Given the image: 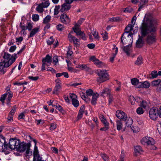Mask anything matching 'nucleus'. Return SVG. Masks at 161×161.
Segmentation results:
<instances>
[{
	"instance_id": "6",
	"label": "nucleus",
	"mask_w": 161,
	"mask_h": 161,
	"mask_svg": "<svg viewBox=\"0 0 161 161\" xmlns=\"http://www.w3.org/2000/svg\"><path fill=\"white\" fill-rule=\"evenodd\" d=\"M141 142L143 145L147 146L153 145L155 143L153 138L148 136L143 137L141 140Z\"/></svg>"
},
{
	"instance_id": "43",
	"label": "nucleus",
	"mask_w": 161,
	"mask_h": 161,
	"mask_svg": "<svg viewBox=\"0 0 161 161\" xmlns=\"http://www.w3.org/2000/svg\"><path fill=\"white\" fill-rule=\"evenodd\" d=\"M129 100L132 105H134L135 103L136 100L134 97L132 96L129 97Z\"/></svg>"
},
{
	"instance_id": "33",
	"label": "nucleus",
	"mask_w": 161,
	"mask_h": 161,
	"mask_svg": "<svg viewBox=\"0 0 161 161\" xmlns=\"http://www.w3.org/2000/svg\"><path fill=\"white\" fill-rule=\"evenodd\" d=\"M92 33L95 38L97 39H99V37L98 33L96 29H93L92 31Z\"/></svg>"
},
{
	"instance_id": "3",
	"label": "nucleus",
	"mask_w": 161,
	"mask_h": 161,
	"mask_svg": "<svg viewBox=\"0 0 161 161\" xmlns=\"http://www.w3.org/2000/svg\"><path fill=\"white\" fill-rule=\"evenodd\" d=\"M97 74L98 77L97 78L96 80L98 83L104 82L109 79L108 73L105 69L98 70Z\"/></svg>"
},
{
	"instance_id": "59",
	"label": "nucleus",
	"mask_w": 161,
	"mask_h": 161,
	"mask_svg": "<svg viewBox=\"0 0 161 161\" xmlns=\"http://www.w3.org/2000/svg\"><path fill=\"white\" fill-rule=\"evenodd\" d=\"M53 62L55 63V65H57V64L58 62V56H55L53 57Z\"/></svg>"
},
{
	"instance_id": "44",
	"label": "nucleus",
	"mask_w": 161,
	"mask_h": 161,
	"mask_svg": "<svg viewBox=\"0 0 161 161\" xmlns=\"http://www.w3.org/2000/svg\"><path fill=\"white\" fill-rule=\"evenodd\" d=\"M60 8V7L59 5H57L55 7L54 9V15H56L58 14L59 12V9Z\"/></svg>"
},
{
	"instance_id": "48",
	"label": "nucleus",
	"mask_w": 161,
	"mask_h": 161,
	"mask_svg": "<svg viewBox=\"0 0 161 161\" xmlns=\"http://www.w3.org/2000/svg\"><path fill=\"white\" fill-rule=\"evenodd\" d=\"M140 106L144 108H146L147 107H148V105L145 101H142L141 103Z\"/></svg>"
},
{
	"instance_id": "37",
	"label": "nucleus",
	"mask_w": 161,
	"mask_h": 161,
	"mask_svg": "<svg viewBox=\"0 0 161 161\" xmlns=\"http://www.w3.org/2000/svg\"><path fill=\"white\" fill-rule=\"evenodd\" d=\"M32 150L30 149V148L27 149L25 150V155L27 158H29L30 156L32 155Z\"/></svg>"
},
{
	"instance_id": "10",
	"label": "nucleus",
	"mask_w": 161,
	"mask_h": 161,
	"mask_svg": "<svg viewBox=\"0 0 161 161\" xmlns=\"http://www.w3.org/2000/svg\"><path fill=\"white\" fill-rule=\"evenodd\" d=\"M157 110L155 107L151 108L149 112V115L150 118L153 120H156L158 117Z\"/></svg>"
},
{
	"instance_id": "31",
	"label": "nucleus",
	"mask_w": 161,
	"mask_h": 161,
	"mask_svg": "<svg viewBox=\"0 0 161 161\" xmlns=\"http://www.w3.org/2000/svg\"><path fill=\"white\" fill-rule=\"evenodd\" d=\"M134 151L136 153H141L143 151L141 146H137L134 147Z\"/></svg>"
},
{
	"instance_id": "56",
	"label": "nucleus",
	"mask_w": 161,
	"mask_h": 161,
	"mask_svg": "<svg viewBox=\"0 0 161 161\" xmlns=\"http://www.w3.org/2000/svg\"><path fill=\"white\" fill-rule=\"evenodd\" d=\"M114 49H115V53H112V54L111 56L114 58L116 55H117V53L118 49V48L117 47L114 48Z\"/></svg>"
},
{
	"instance_id": "14",
	"label": "nucleus",
	"mask_w": 161,
	"mask_h": 161,
	"mask_svg": "<svg viewBox=\"0 0 161 161\" xmlns=\"http://www.w3.org/2000/svg\"><path fill=\"white\" fill-rule=\"evenodd\" d=\"M33 155L34 156L33 161H42V157L39 155L38 149L34 150Z\"/></svg>"
},
{
	"instance_id": "64",
	"label": "nucleus",
	"mask_w": 161,
	"mask_h": 161,
	"mask_svg": "<svg viewBox=\"0 0 161 161\" xmlns=\"http://www.w3.org/2000/svg\"><path fill=\"white\" fill-rule=\"evenodd\" d=\"M80 35L83 40H86V35L83 32H82L80 35Z\"/></svg>"
},
{
	"instance_id": "54",
	"label": "nucleus",
	"mask_w": 161,
	"mask_h": 161,
	"mask_svg": "<svg viewBox=\"0 0 161 161\" xmlns=\"http://www.w3.org/2000/svg\"><path fill=\"white\" fill-rule=\"evenodd\" d=\"M151 75L153 78H156L158 76L157 72V71H153L152 72Z\"/></svg>"
},
{
	"instance_id": "45",
	"label": "nucleus",
	"mask_w": 161,
	"mask_h": 161,
	"mask_svg": "<svg viewBox=\"0 0 161 161\" xmlns=\"http://www.w3.org/2000/svg\"><path fill=\"white\" fill-rule=\"evenodd\" d=\"M39 19V16L37 14H34L32 15V19L33 21H37Z\"/></svg>"
},
{
	"instance_id": "34",
	"label": "nucleus",
	"mask_w": 161,
	"mask_h": 161,
	"mask_svg": "<svg viewBox=\"0 0 161 161\" xmlns=\"http://www.w3.org/2000/svg\"><path fill=\"white\" fill-rule=\"evenodd\" d=\"M44 8L41 4H39L36 8V10L39 13H42Z\"/></svg>"
},
{
	"instance_id": "63",
	"label": "nucleus",
	"mask_w": 161,
	"mask_h": 161,
	"mask_svg": "<svg viewBox=\"0 0 161 161\" xmlns=\"http://www.w3.org/2000/svg\"><path fill=\"white\" fill-rule=\"evenodd\" d=\"M1 136L0 138V146L5 142V137L3 136Z\"/></svg>"
},
{
	"instance_id": "36",
	"label": "nucleus",
	"mask_w": 161,
	"mask_h": 161,
	"mask_svg": "<svg viewBox=\"0 0 161 161\" xmlns=\"http://www.w3.org/2000/svg\"><path fill=\"white\" fill-rule=\"evenodd\" d=\"M143 63V59L142 58L141 56L138 57L136 61L135 64L137 65H140Z\"/></svg>"
},
{
	"instance_id": "17",
	"label": "nucleus",
	"mask_w": 161,
	"mask_h": 161,
	"mask_svg": "<svg viewBox=\"0 0 161 161\" xmlns=\"http://www.w3.org/2000/svg\"><path fill=\"white\" fill-rule=\"evenodd\" d=\"M131 45H127L126 46L122 47V48L127 55H130L131 52Z\"/></svg>"
},
{
	"instance_id": "41",
	"label": "nucleus",
	"mask_w": 161,
	"mask_h": 161,
	"mask_svg": "<svg viewBox=\"0 0 161 161\" xmlns=\"http://www.w3.org/2000/svg\"><path fill=\"white\" fill-rule=\"evenodd\" d=\"M56 28L57 30L58 31H61L64 29L65 27L64 25L61 24H59L57 26Z\"/></svg>"
},
{
	"instance_id": "52",
	"label": "nucleus",
	"mask_w": 161,
	"mask_h": 161,
	"mask_svg": "<svg viewBox=\"0 0 161 161\" xmlns=\"http://www.w3.org/2000/svg\"><path fill=\"white\" fill-rule=\"evenodd\" d=\"M102 37L103 40H105L108 39V33L106 31H105L104 33H103L102 34Z\"/></svg>"
},
{
	"instance_id": "19",
	"label": "nucleus",
	"mask_w": 161,
	"mask_h": 161,
	"mask_svg": "<svg viewBox=\"0 0 161 161\" xmlns=\"http://www.w3.org/2000/svg\"><path fill=\"white\" fill-rule=\"evenodd\" d=\"M148 0H140V4L139 5V8L138 11H140L141 10L145 7V5L148 2Z\"/></svg>"
},
{
	"instance_id": "62",
	"label": "nucleus",
	"mask_w": 161,
	"mask_h": 161,
	"mask_svg": "<svg viewBox=\"0 0 161 161\" xmlns=\"http://www.w3.org/2000/svg\"><path fill=\"white\" fill-rule=\"evenodd\" d=\"M25 116V113H22L19 116L18 119H24V117Z\"/></svg>"
},
{
	"instance_id": "38",
	"label": "nucleus",
	"mask_w": 161,
	"mask_h": 161,
	"mask_svg": "<svg viewBox=\"0 0 161 161\" xmlns=\"http://www.w3.org/2000/svg\"><path fill=\"white\" fill-rule=\"evenodd\" d=\"M51 19V16L48 15L44 19L43 22L44 23H47L49 22Z\"/></svg>"
},
{
	"instance_id": "22",
	"label": "nucleus",
	"mask_w": 161,
	"mask_h": 161,
	"mask_svg": "<svg viewBox=\"0 0 161 161\" xmlns=\"http://www.w3.org/2000/svg\"><path fill=\"white\" fill-rule=\"evenodd\" d=\"M85 109V106L84 105H82L81 107L80 108V110H79L78 115L77 117L78 119H80L82 117L83 113L84 112Z\"/></svg>"
},
{
	"instance_id": "27",
	"label": "nucleus",
	"mask_w": 161,
	"mask_h": 161,
	"mask_svg": "<svg viewBox=\"0 0 161 161\" xmlns=\"http://www.w3.org/2000/svg\"><path fill=\"white\" fill-rule=\"evenodd\" d=\"M133 25L131 24H129L126 27L125 29V32L124 33H126V35L128 34V33L131 31L132 30H133Z\"/></svg>"
},
{
	"instance_id": "47",
	"label": "nucleus",
	"mask_w": 161,
	"mask_h": 161,
	"mask_svg": "<svg viewBox=\"0 0 161 161\" xmlns=\"http://www.w3.org/2000/svg\"><path fill=\"white\" fill-rule=\"evenodd\" d=\"M2 146V148L3 151H5L7 149L8 147V145L7 143L6 142L5 140V142L3 143L2 145H1Z\"/></svg>"
},
{
	"instance_id": "24",
	"label": "nucleus",
	"mask_w": 161,
	"mask_h": 161,
	"mask_svg": "<svg viewBox=\"0 0 161 161\" xmlns=\"http://www.w3.org/2000/svg\"><path fill=\"white\" fill-rule=\"evenodd\" d=\"M77 24H76L75 25V27L73 28V30L76 33L77 35H80L81 33L82 32L80 31V28Z\"/></svg>"
},
{
	"instance_id": "57",
	"label": "nucleus",
	"mask_w": 161,
	"mask_h": 161,
	"mask_svg": "<svg viewBox=\"0 0 161 161\" xmlns=\"http://www.w3.org/2000/svg\"><path fill=\"white\" fill-rule=\"evenodd\" d=\"M7 92H6L0 98V100L2 102H3L6 97H7Z\"/></svg>"
},
{
	"instance_id": "39",
	"label": "nucleus",
	"mask_w": 161,
	"mask_h": 161,
	"mask_svg": "<svg viewBox=\"0 0 161 161\" xmlns=\"http://www.w3.org/2000/svg\"><path fill=\"white\" fill-rule=\"evenodd\" d=\"M161 82V80L158 79L153 81L152 82V85L153 86H156L159 85Z\"/></svg>"
},
{
	"instance_id": "32",
	"label": "nucleus",
	"mask_w": 161,
	"mask_h": 161,
	"mask_svg": "<svg viewBox=\"0 0 161 161\" xmlns=\"http://www.w3.org/2000/svg\"><path fill=\"white\" fill-rule=\"evenodd\" d=\"M117 129L118 130H120L122 128V122L121 120H118L116 121Z\"/></svg>"
},
{
	"instance_id": "26",
	"label": "nucleus",
	"mask_w": 161,
	"mask_h": 161,
	"mask_svg": "<svg viewBox=\"0 0 161 161\" xmlns=\"http://www.w3.org/2000/svg\"><path fill=\"white\" fill-rule=\"evenodd\" d=\"M150 86V83L147 81L142 82L140 83L139 87L148 88Z\"/></svg>"
},
{
	"instance_id": "46",
	"label": "nucleus",
	"mask_w": 161,
	"mask_h": 161,
	"mask_svg": "<svg viewBox=\"0 0 161 161\" xmlns=\"http://www.w3.org/2000/svg\"><path fill=\"white\" fill-rule=\"evenodd\" d=\"M53 107L57 109L60 111L62 112L63 110V109L62 107L58 104H54V105H53Z\"/></svg>"
},
{
	"instance_id": "13",
	"label": "nucleus",
	"mask_w": 161,
	"mask_h": 161,
	"mask_svg": "<svg viewBox=\"0 0 161 161\" xmlns=\"http://www.w3.org/2000/svg\"><path fill=\"white\" fill-rule=\"evenodd\" d=\"M70 97L72 100V103L73 105L75 107H77L79 104V102L76 99V95L74 94H72L70 95Z\"/></svg>"
},
{
	"instance_id": "29",
	"label": "nucleus",
	"mask_w": 161,
	"mask_h": 161,
	"mask_svg": "<svg viewBox=\"0 0 161 161\" xmlns=\"http://www.w3.org/2000/svg\"><path fill=\"white\" fill-rule=\"evenodd\" d=\"M98 96V94L97 93L94 94L92 96V98L91 102L92 104L95 105L96 104V101Z\"/></svg>"
},
{
	"instance_id": "42",
	"label": "nucleus",
	"mask_w": 161,
	"mask_h": 161,
	"mask_svg": "<svg viewBox=\"0 0 161 161\" xmlns=\"http://www.w3.org/2000/svg\"><path fill=\"white\" fill-rule=\"evenodd\" d=\"M86 93L87 96H92L95 93H94L92 90L91 89H88L86 90Z\"/></svg>"
},
{
	"instance_id": "40",
	"label": "nucleus",
	"mask_w": 161,
	"mask_h": 161,
	"mask_svg": "<svg viewBox=\"0 0 161 161\" xmlns=\"http://www.w3.org/2000/svg\"><path fill=\"white\" fill-rule=\"evenodd\" d=\"M40 4L41 5H42L43 7L45 8H47L49 6L50 4V3L48 0H47L45 2L42 3Z\"/></svg>"
},
{
	"instance_id": "58",
	"label": "nucleus",
	"mask_w": 161,
	"mask_h": 161,
	"mask_svg": "<svg viewBox=\"0 0 161 161\" xmlns=\"http://www.w3.org/2000/svg\"><path fill=\"white\" fill-rule=\"evenodd\" d=\"M56 128V125L55 123H52L51 124L50 129L51 130H53Z\"/></svg>"
},
{
	"instance_id": "5",
	"label": "nucleus",
	"mask_w": 161,
	"mask_h": 161,
	"mask_svg": "<svg viewBox=\"0 0 161 161\" xmlns=\"http://www.w3.org/2000/svg\"><path fill=\"white\" fill-rule=\"evenodd\" d=\"M42 70L43 71L46 70V66H49L52 63L51 57L49 55H46V57L42 59Z\"/></svg>"
},
{
	"instance_id": "23",
	"label": "nucleus",
	"mask_w": 161,
	"mask_h": 161,
	"mask_svg": "<svg viewBox=\"0 0 161 161\" xmlns=\"http://www.w3.org/2000/svg\"><path fill=\"white\" fill-rule=\"evenodd\" d=\"M131 82L132 85H134L136 87L139 88L140 83L139 80L136 78H133L131 80Z\"/></svg>"
},
{
	"instance_id": "61",
	"label": "nucleus",
	"mask_w": 161,
	"mask_h": 161,
	"mask_svg": "<svg viewBox=\"0 0 161 161\" xmlns=\"http://www.w3.org/2000/svg\"><path fill=\"white\" fill-rule=\"evenodd\" d=\"M16 109V108L15 107V106L11 110L9 114L13 115L15 113Z\"/></svg>"
},
{
	"instance_id": "30",
	"label": "nucleus",
	"mask_w": 161,
	"mask_h": 161,
	"mask_svg": "<svg viewBox=\"0 0 161 161\" xmlns=\"http://www.w3.org/2000/svg\"><path fill=\"white\" fill-rule=\"evenodd\" d=\"M39 28L38 27H36L34 28L31 31L29 36L30 37H33L39 31Z\"/></svg>"
},
{
	"instance_id": "9",
	"label": "nucleus",
	"mask_w": 161,
	"mask_h": 161,
	"mask_svg": "<svg viewBox=\"0 0 161 161\" xmlns=\"http://www.w3.org/2000/svg\"><path fill=\"white\" fill-rule=\"evenodd\" d=\"M19 141L16 139L12 138L10 139L9 142V147L12 149H17L19 144Z\"/></svg>"
},
{
	"instance_id": "11",
	"label": "nucleus",
	"mask_w": 161,
	"mask_h": 161,
	"mask_svg": "<svg viewBox=\"0 0 161 161\" xmlns=\"http://www.w3.org/2000/svg\"><path fill=\"white\" fill-rule=\"evenodd\" d=\"M61 22L63 24H69L70 22V19L65 14H63L60 16Z\"/></svg>"
},
{
	"instance_id": "8",
	"label": "nucleus",
	"mask_w": 161,
	"mask_h": 161,
	"mask_svg": "<svg viewBox=\"0 0 161 161\" xmlns=\"http://www.w3.org/2000/svg\"><path fill=\"white\" fill-rule=\"evenodd\" d=\"M90 60L93 62L94 64L98 68H102L105 66V64L103 62L100 61L94 56L91 57Z\"/></svg>"
},
{
	"instance_id": "7",
	"label": "nucleus",
	"mask_w": 161,
	"mask_h": 161,
	"mask_svg": "<svg viewBox=\"0 0 161 161\" xmlns=\"http://www.w3.org/2000/svg\"><path fill=\"white\" fill-rule=\"evenodd\" d=\"M31 146V144L30 143H25L22 142L20 143L19 142V144L18 146L17 150L20 152H22L25 151V150Z\"/></svg>"
},
{
	"instance_id": "15",
	"label": "nucleus",
	"mask_w": 161,
	"mask_h": 161,
	"mask_svg": "<svg viewBox=\"0 0 161 161\" xmlns=\"http://www.w3.org/2000/svg\"><path fill=\"white\" fill-rule=\"evenodd\" d=\"M68 37L69 41L70 42H73L75 45H77L79 42V40L73 36L70 33L69 34Z\"/></svg>"
},
{
	"instance_id": "28",
	"label": "nucleus",
	"mask_w": 161,
	"mask_h": 161,
	"mask_svg": "<svg viewBox=\"0 0 161 161\" xmlns=\"http://www.w3.org/2000/svg\"><path fill=\"white\" fill-rule=\"evenodd\" d=\"M76 68H79L81 69L85 70L86 71H88L90 69V68L87 65L85 64H79Z\"/></svg>"
},
{
	"instance_id": "20",
	"label": "nucleus",
	"mask_w": 161,
	"mask_h": 161,
	"mask_svg": "<svg viewBox=\"0 0 161 161\" xmlns=\"http://www.w3.org/2000/svg\"><path fill=\"white\" fill-rule=\"evenodd\" d=\"M61 89V85H59L58 84H56L55 86L53 92V93L57 95L58 94Z\"/></svg>"
},
{
	"instance_id": "35",
	"label": "nucleus",
	"mask_w": 161,
	"mask_h": 161,
	"mask_svg": "<svg viewBox=\"0 0 161 161\" xmlns=\"http://www.w3.org/2000/svg\"><path fill=\"white\" fill-rule=\"evenodd\" d=\"M7 92V96H8L7 99V102L9 103L13 97V93L11 92Z\"/></svg>"
},
{
	"instance_id": "4",
	"label": "nucleus",
	"mask_w": 161,
	"mask_h": 161,
	"mask_svg": "<svg viewBox=\"0 0 161 161\" xmlns=\"http://www.w3.org/2000/svg\"><path fill=\"white\" fill-rule=\"evenodd\" d=\"M126 35V33H124L121 36V42L124 45L128 44V45H131L132 43V36L133 34H129L127 35V37H124L125 35Z\"/></svg>"
},
{
	"instance_id": "12",
	"label": "nucleus",
	"mask_w": 161,
	"mask_h": 161,
	"mask_svg": "<svg viewBox=\"0 0 161 161\" xmlns=\"http://www.w3.org/2000/svg\"><path fill=\"white\" fill-rule=\"evenodd\" d=\"M116 115L118 119L123 120H125L127 119V115L121 111H117L116 113Z\"/></svg>"
},
{
	"instance_id": "25",
	"label": "nucleus",
	"mask_w": 161,
	"mask_h": 161,
	"mask_svg": "<svg viewBox=\"0 0 161 161\" xmlns=\"http://www.w3.org/2000/svg\"><path fill=\"white\" fill-rule=\"evenodd\" d=\"M125 122L126 126L127 127H131L133 123V121L131 118H130L127 117V119L125 120H124Z\"/></svg>"
},
{
	"instance_id": "50",
	"label": "nucleus",
	"mask_w": 161,
	"mask_h": 161,
	"mask_svg": "<svg viewBox=\"0 0 161 161\" xmlns=\"http://www.w3.org/2000/svg\"><path fill=\"white\" fill-rule=\"evenodd\" d=\"M136 112L139 114H142L143 113L144 110L142 108L139 107L137 109Z\"/></svg>"
},
{
	"instance_id": "51",
	"label": "nucleus",
	"mask_w": 161,
	"mask_h": 161,
	"mask_svg": "<svg viewBox=\"0 0 161 161\" xmlns=\"http://www.w3.org/2000/svg\"><path fill=\"white\" fill-rule=\"evenodd\" d=\"M120 20V18L119 17H114L112 18H110L109 19V21H110L111 22L113 21H119Z\"/></svg>"
},
{
	"instance_id": "18",
	"label": "nucleus",
	"mask_w": 161,
	"mask_h": 161,
	"mask_svg": "<svg viewBox=\"0 0 161 161\" xmlns=\"http://www.w3.org/2000/svg\"><path fill=\"white\" fill-rule=\"evenodd\" d=\"M110 91L109 89L105 88L102 90L100 92V94L103 97H106L110 95Z\"/></svg>"
},
{
	"instance_id": "21",
	"label": "nucleus",
	"mask_w": 161,
	"mask_h": 161,
	"mask_svg": "<svg viewBox=\"0 0 161 161\" xmlns=\"http://www.w3.org/2000/svg\"><path fill=\"white\" fill-rule=\"evenodd\" d=\"M144 37L142 36V35L141 36H139L138 40L136 42V47H142L143 44L144 42L142 40V38Z\"/></svg>"
},
{
	"instance_id": "16",
	"label": "nucleus",
	"mask_w": 161,
	"mask_h": 161,
	"mask_svg": "<svg viewBox=\"0 0 161 161\" xmlns=\"http://www.w3.org/2000/svg\"><path fill=\"white\" fill-rule=\"evenodd\" d=\"M71 7V6L70 4L68 3H64L61 6V8L60 10L62 12H65L69 10Z\"/></svg>"
},
{
	"instance_id": "49",
	"label": "nucleus",
	"mask_w": 161,
	"mask_h": 161,
	"mask_svg": "<svg viewBox=\"0 0 161 161\" xmlns=\"http://www.w3.org/2000/svg\"><path fill=\"white\" fill-rule=\"evenodd\" d=\"M54 42V40L53 36H51L50 38L47 41V43L48 45H51L53 44Z\"/></svg>"
},
{
	"instance_id": "55",
	"label": "nucleus",
	"mask_w": 161,
	"mask_h": 161,
	"mask_svg": "<svg viewBox=\"0 0 161 161\" xmlns=\"http://www.w3.org/2000/svg\"><path fill=\"white\" fill-rule=\"evenodd\" d=\"M28 78L30 80H31L33 81H36L39 79V77L36 76L35 77H33L32 76H29L28 77Z\"/></svg>"
},
{
	"instance_id": "1",
	"label": "nucleus",
	"mask_w": 161,
	"mask_h": 161,
	"mask_svg": "<svg viewBox=\"0 0 161 161\" xmlns=\"http://www.w3.org/2000/svg\"><path fill=\"white\" fill-rule=\"evenodd\" d=\"M157 20L149 14H145L142 23L140 27L142 37H146V41L151 44L156 41Z\"/></svg>"
},
{
	"instance_id": "2",
	"label": "nucleus",
	"mask_w": 161,
	"mask_h": 161,
	"mask_svg": "<svg viewBox=\"0 0 161 161\" xmlns=\"http://www.w3.org/2000/svg\"><path fill=\"white\" fill-rule=\"evenodd\" d=\"M17 58L16 53L13 54L12 56L8 53L4 52L3 56L4 59L3 62L4 63V67H8L11 65Z\"/></svg>"
},
{
	"instance_id": "53",
	"label": "nucleus",
	"mask_w": 161,
	"mask_h": 161,
	"mask_svg": "<svg viewBox=\"0 0 161 161\" xmlns=\"http://www.w3.org/2000/svg\"><path fill=\"white\" fill-rule=\"evenodd\" d=\"M101 156L104 161H108V157L105 154H102Z\"/></svg>"
},
{
	"instance_id": "60",
	"label": "nucleus",
	"mask_w": 161,
	"mask_h": 161,
	"mask_svg": "<svg viewBox=\"0 0 161 161\" xmlns=\"http://www.w3.org/2000/svg\"><path fill=\"white\" fill-rule=\"evenodd\" d=\"M16 47L15 46H11L9 49V52H13L16 50Z\"/></svg>"
}]
</instances>
